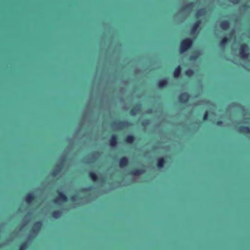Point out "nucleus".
Masks as SVG:
<instances>
[{"mask_svg": "<svg viewBox=\"0 0 250 250\" xmlns=\"http://www.w3.org/2000/svg\"><path fill=\"white\" fill-rule=\"evenodd\" d=\"M215 124L217 125H222L223 124V121L222 120H218L216 121Z\"/></svg>", "mask_w": 250, "mask_h": 250, "instance_id": "obj_30", "label": "nucleus"}, {"mask_svg": "<svg viewBox=\"0 0 250 250\" xmlns=\"http://www.w3.org/2000/svg\"><path fill=\"white\" fill-rule=\"evenodd\" d=\"M89 177L93 181H96L98 180V175L93 172H90L89 173Z\"/></svg>", "mask_w": 250, "mask_h": 250, "instance_id": "obj_22", "label": "nucleus"}, {"mask_svg": "<svg viewBox=\"0 0 250 250\" xmlns=\"http://www.w3.org/2000/svg\"><path fill=\"white\" fill-rule=\"evenodd\" d=\"M135 139V138L133 135L130 134L126 136L125 141L127 144H131L133 143Z\"/></svg>", "mask_w": 250, "mask_h": 250, "instance_id": "obj_15", "label": "nucleus"}, {"mask_svg": "<svg viewBox=\"0 0 250 250\" xmlns=\"http://www.w3.org/2000/svg\"><path fill=\"white\" fill-rule=\"evenodd\" d=\"M238 131L240 133L249 134L250 133V127L248 126H240L238 128Z\"/></svg>", "mask_w": 250, "mask_h": 250, "instance_id": "obj_11", "label": "nucleus"}, {"mask_svg": "<svg viewBox=\"0 0 250 250\" xmlns=\"http://www.w3.org/2000/svg\"><path fill=\"white\" fill-rule=\"evenodd\" d=\"M62 168V165H58L56 166V168L53 170L52 172V175L53 176L56 175L60 171Z\"/></svg>", "mask_w": 250, "mask_h": 250, "instance_id": "obj_19", "label": "nucleus"}, {"mask_svg": "<svg viewBox=\"0 0 250 250\" xmlns=\"http://www.w3.org/2000/svg\"><path fill=\"white\" fill-rule=\"evenodd\" d=\"M190 95L188 92H184L181 94L178 97V100L180 103L182 104H186L189 99Z\"/></svg>", "mask_w": 250, "mask_h": 250, "instance_id": "obj_3", "label": "nucleus"}, {"mask_svg": "<svg viewBox=\"0 0 250 250\" xmlns=\"http://www.w3.org/2000/svg\"><path fill=\"white\" fill-rule=\"evenodd\" d=\"M35 199V196L32 193H29L25 197V200L27 203H31Z\"/></svg>", "mask_w": 250, "mask_h": 250, "instance_id": "obj_12", "label": "nucleus"}, {"mask_svg": "<svg viewBox=\"0 0 250 250\" xmlns=\"http://www.w3.org/2000/svg\"><path fill=\"white\" fill-rule=\"evenodd\" d=\"M78 196L77 195H73L71 197V200L72 201H76L77 200Z\"/></svg>", "mask_w": 250, "mask_h": 250, "instance_id": "obj_29", "label": "nucleus"}, {"mask_svg": "<svg viewBox=\"0 0 250 250\" xmlns=\"http://www.w3.org/2000/svg\"><path fill=\"white\" fill-rule=\"evenodd\" d=\"M59 196L54 200L55 203H58L59 201L65 202L67 201L68 198L66 195L60 191H58Z\"/></svg>", "mask_w": 250, "mask_h": 250, "instance_id": "obj_4", "label": "nucleus"}, {"mask_svg": "<svg viewBox=\"0 0 250 250\" xmlns=\"http://www.w3.org/2000/svg\"><path fill=\"white\" fill-rule=\"evenodd\" d=\"M42 226V223L41 221L36 222L34 225L31 232L37 234L41 229Z\"/></svg>", "mask_w": 250, "mask_h": 250, "instance_id": "obj_5", "label": "nucleus"}, {"mask_svg": "<svg viewBox=\"0 0 250 250\" xmlns=\"http://www.w3.org/2000/svg\"><path fill=\"white\" fill-rule=\"evenodd\" d=\"M148 113H150V112H151L150 110H148Z\"/></svg>", "mask_w": 250, "mask_h": 250, "instance_id": "obj_35", "label": "nucleus"}, {"mask_svg": "<svg viewBox=\"0 0 250 250\" xmlns=\"http://www.w3.org/2000/svg\"><path fill=\"white\" fill-rule=\"evenodd\" d=\"M61 161L62 162V163H63L65 161V159H63L61 160Z\"/></svg>", "mask_w": 250, "mask_h": 250, "instance_id": "obj_34", "label": "nucleus"}, {"mask_svg": "<svg viewBox=\"0 0 250 250\" xmlns=\"http://www.w3.org/2000/svg\"><path fill=\"white\" fill-rule=\"evenodd\" d=\"M128 159L126 157H122L119 161V166L120 167L123 168L127 166L128 165Z\"/></svg>", "mask_w": 250, "mask_h": 250, "instance_id": "obj_8", "label": "nucleus"}, {"mask_svg": "<svg viewBox=\"0 0 250 250\" xmlns=\"http://www.w3.org/2000/svg\"><path fill=\"white\" fill-rule=\"evenodd\" d=\"M195 5V3L193 2H191L188 3V4L185 5L183 7L184 9H189L190 8L193 7Z\"/></svg>", "mask_w": 250, "mask_h": 250, "instance_id": "obj_26", "label": "nucleus"}, {"mask_svg": "<svg viewBox=\"0 0 250 250\" xmlns=\"http://www.w3.org/2000/svg\"><path fill=\"white\" fill-rule=\"evenodd\" d=\"M185 73L187 76L190 77L194 75V72L193 70L189 68L185 71Z\"/></svg>", "mask_w": 250, "mask_h": 250, "instance_id": "obj_21", "label": "nucleus"}, {"mask_svg": "<svg viewBox=\"0 0 250 250\" xmlns=\"http://www.w3.org/2000/svg\"><path fill=\"white\" fill-rule=\"evenodd\" d=\"M233 3H238L239 0H230Z\"/></svg>", "mask_w": 250, "mask_h": 250, "instance_id": "obj_33", "label": "nucleus"}, {"mask_svg": "<svg viewBox=\"0 0 250 250\" xmlns=\"http://www.w3.org/2000/svg\"><path fill=\"white\" fill-rule=\"evenodd\" d=\"M91 189V187L87 188H83V191H86V190H89Z\"/></svg>", "mask_w": 250, "mask_h": 250, "instance_id": "obj_32", "label": "nucleus"}, {"mask_svg": "<svg viewBox=\"0 0 250 250\" xmlns=\"http://www.w3.org/2000/svg\"><path fill=\"white\" fill-rule=\"evenodd\" d=\"M148 123V120H146L142 123L143 125H147Z\"/></svg>", "mask_w": 250, "mask_h": 250, "instance_id": "obj_31", "label": "nucleus"}, {"mask_svg": "<svg viewBox=\"0 0 250 250\" xmlns=\"http://www.w3.org/2000/svg\"><path fill=\"white\" fill-rule=\"evenodd\" d=\"M145 169L144 168H135L132 169L129 174L132 175H140L145 173Z\"/></svg>", "mask_w": 250, "mask_h": 250, "instance_id": "obj_6", "label": "nucleus"}, {"mask_svg": "<svg viewBox=\"0 0 250 250\" xmlns=\"http://www.w3.org/2000/svg\"><path fill=\"white\" fill-rule=\"evenodd\" d=\"M200 54L199 51H195L194 52L193 54L190 56L189 60L190 61H196L197 60Z\"/></svg>", "mask_w": 250, "mask_h": 250, "instance_id": "obj_18", "label": "nucleus"}, {"mask_svg": "<svg viewBox=\"0 0 250 250\" xmlns=\"http://www.w3.org/2000/svg\"><path fill=\"white\" fill-rule=\"evenodd\" d=\"M220 26L222 29L226 30L230 27L229 21L228 20H223L220 22Z\"/></svg>", "mask_w": 250, "mask_h": 250, "instance_id": "obj_10", "label": "nucleus"}, {"mask_svg": "<svg viewBox=\"0 0 250 250\" xmlns=\"http://www.w3.org/2000/svg\"><path fill=\"white\" fill-rule=\"evenodd\" d=\"M249 47L246 43H243L239 48V53L241 58L247 59L249 56Z\"/></svg>", "mask_w": 250, "mask_h": 250, "instance_id": "obj_2", "label": "nucleus"}, {"mask_svg": "<svg viewBox=\"0 0 250 250\" xmlns=\"http://www.w3.org/2000/svg\"><path fill=\"white\" fill-rule=\"evenodd\" d=\"M125 125H130L129 122H125V121H120L118 123V125L120 127H124Z\"/></svg>", "mask_w": 250, "mask_h": 250, "instance_id": "obj_27", "label": "nucleus"}, {"mask_svg": "<svg viewBox=\"0 0 250 250\" xmlns=\"http://www.w3.org/2000/svg\"><path fill=\"white\" fill-rule=\"evenodd\" d=\"M166 160L164 158L160 157L157 159V166L159 168H163L165 164Z\"/></svg>", "mask_w": 250, "mask_h": 250, "instance_id": "obj_16", "label": "nucleus"}, {"mask_svg": "<svg viewBox=\"0 0 250 250\" xmlns=\"http://www.w3.org/2000/svg\"><path fill=\"white\" fill-rule=\"evenodd\" d=\"M228 42V39L227 37H224L220 42V45L221 46H224Z\"/></svg>", "mask_w": 250, "mask_h": 250, "instance_id": "obj_25", "label": "nucleus"}, {"mask_svg": "<svg viewBox=\"0 0 250 250\" xmlns=\"http://www.w3.org/2000/svg\"><path fill=\"white\" fill-rule=\"evenodd\" d=\"M193 40L190 38H187L181 41L180 50L181 53H184L189 49L193 45Z\"/></svg>", "mask_w": 250, "mask_h": 250, "instance_id": "obj_1", "label": "nucleus"}, {"mask_svg": "<svg viewBox=\"0 0 250 250\" xmlns=\"http://www.w3.org/2000/svg\"><path fill=\"white\" fill-rule=\"evenodd\" d=\"M208 117V112L206 111L203 115V120L204 121L207 120Z\"/></svg>", "mask_w": 250, "mask_h": 250, "instance_id": "obj_28", "label": "nucleus"}, {"mask_svg": "<svg viewBox=\"0 0 250 250\" xmlns=\"http://www.w3.org/2000/svg\"><path fill=\"white\" fill-rule=\"evenodd\" d=\"M201 20H198L196 21L192 25L191 29V33L194 34L200 28V25L201 24Z\"/></svg>", "mask_w": 250, "mask_h": 250, "instance_id": "obj_7", "label": "nucleus"}, {"mask_svg": "<svg viewBox=\"0 0 250 250\" xmlns=\"http://www.w3.org/2000/svg\"><path fill=\"white\" fill-rule=\"evenodd\" d=\"M205 9L203 8L199 9L196 13V16L199 17L204 15L205 14Z\"/></svg>", "mask_w": 250, "mask_h": 250, "instance_id": "obj_23", "label": "nucleus"}, {"mask_svg": "<svg viewBox=\"0 0 250 250\" xmlns=\"http://www.w3.org/2000/svg\"><path fill=\"white\" fill-rule=\"evenodd\" d=\"M181 67L180 65H178L177 67H176L173 71L174 76L175 78H178L181 73Z\"/></svg>", "mask_w": 250, "mask_h": 250, "instance_id": "obj_17", "label": "nucleus"}, {"mask_svg": "<svg viewBox=\"0 0 250 250\" xmlns=\"http://www.w3.org/2000/svg\"><path fill=\"white\" fill-rule=\"evenodd\" d=\"M140 107V104H137L135 106L133 107L129 112L130 115L135 116L138 112L139 108Z\"/></svg>", "mask_w": 250, "mask_h": 250, "instance_id": "obj_13", "label": "nucleus"}, {"mask_svg": "<svg viewBox=\"0 0 250 250\" xmlns=\"http://www.w3.org/2000/svg\"><path fill=\"white\" fill-rule=\"evenodd\" d=\"M28 243L27 241L22 242L20 245L19 250H25L27 248Z\"/></svg>", "mask_w": 250, "mask_h": 250, "instance_id": "obj_24", "label": "nucleus"}, {"mask_svg": "<svg viewBox=\"0 0 250 250\" xmlns=\"http://www.w3.org/2000/svg\"><path fill=\"white\" fill-rule=\"evenodd\" d=\"M62 214V212L60 210H55L52 213V216L55 219L59 218Z\"/></svg>", "mask_w": 250, "mask_h": 250, "instance_id": "obj_20", "label": "nucleus"}, {"mask_svg": "<svg viewBox=\"0 0 250 250\" xmlns=\"http://www.w3.org/2000/svg\"><path fill=\"white\" fill-rule=\"evenodd\" d=\"M109 141V144L111 146H116L118 144V138L117 135H112Z\"/></svg>", "mask_w": 250, "mask_h": 250, "instance_id": "obj_9", "label": "nucleus"}, {"mask_svg": "<svg viewBox=\"0 0 250 250\" xmlns=\"http://www.w3.org/2000/svg\"><path fill=\"white\" fill-rule=\"evenodd\" d=\"M168 84V81L167 79H163L159 81L158 85L160 88L166 87Z\"/></svg>", "mask_w": 250, "mask_h": 250, "instance_id": "obj_14", "label": "nucleus"}]
</instances>
